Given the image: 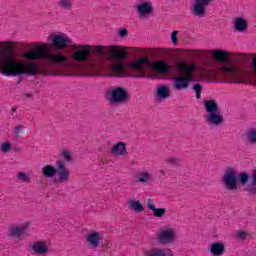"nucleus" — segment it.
I'll return each instance as SVG.
<instances>
[{
	"mask_svg": "<svg viewBox=\"0 0 256 256\" xmlns=\"http://www.w3.org/2000/svg\"><path fill=\"white\" fill-rule=\"evenodd\" d=\"M97 55H103L106 53V57L109 61L116 63L111 64L110 71L116 75V77H133L129 71H139L138 75L134 77H147L143 71H147L149 67H152L156 73L165 75L169 73L171 66L165 60H159L151 64V61L146 57L139 58L133 62H125L123 59L127 58V50L123 46L110 45V46H91L87 44H71V59L77 61V63L68 66L70 71H82L87 77H99L101 73V66L97 64H89L87 66L81 64L84 61H88L91 57V53Z\"/></svg>",
	"mask_w": 256,
	"mask_h": 256,
	"instance_id": "nucleus-1",
	"label": "nucleus"
},
{
	"mask_svg": "<svg viewBox=\"0 0 256 256\" xmlns=\"http://www.w3.org/2000/svg\"><path fill=\"white\" fill-rule=\"evenodd\" d=\"M208 55L217 61L216 70L205 68L197 70V64L195 63L178 62L176 69L184 76H176L172 79L173 89L184 91L189 89L190 83L199 81H216V83H232L234 85H241L247 81L245 71L231 62L232 57L241 59L243 54H233L223 49H213L208 51Z\"/></svg>",
	"mask_w": 256,
	"mask_h": 256,
	"instance_id": "nucleus-2",
	"label": "nucleus"
},
{
	"mask_svg": "<svg viewBox=\"0 0 256 256\" xmlns=\"http://www.w3.org/2000/svg\"><path fill=\"white\" fill-rule=\"evenodd\" d=\"M13 44L11 42L0 43V73L6 77H17L19 75H37L41 66L37 62H23L11 57Z\"/></svg>",
	"mask_w": 256,
	"mask_h": 256,
	"instance_id": "nucleus-3",
	"label": "nucleus"
},
{
	"mask_svg": "<svg viewBox=\"0 0 256 256\" xmlns=\"http://www.w3.org/2000/svg\"><path fill=\"white\" fill-rule=\"evenodd\" d=\"M50 46L48 43H36L32 45L30 50H27L23 54V58L28 61H39V59H45L48 65L42 68L44 75H63L59 69V65H63L69 61V58L61 53H48Z\"/></svg>",
	"mask_w": 256,
	"mask_h": 256,
	"instance_id": "nucleus-4",
	"label": "nucleus"
},
{
	"mask_svg": "<svg viewBox=\"0 0 256 256\" xmlns=\"http://www.w3.org/2000/svg\"><path fill=\"white\" fill-rule=\"evenodd\" d=\"M56 167L51 165H45L42 168V173L44 177H47L48 179H52V177L56 176L58 174V181L59 183H63L65 181H69V176L71 175V172L68 170L67 166L65 165V161L59 160L56 162Z\"/></svg>",
	"mask_w": 256,
	"mask_h": 256,
	"instance_id": "nucleus-5",
	"label": "nucleus"
},
{
	"mask_svg": "<svg viewBox=\"0 0 256 256\" xmlns=\"http://www.w3.org/2000/svg\"><path fill=\"white\" fill-rule=\"evenodd\" d=\"M208 115L206 121L209 125H221L223 123V114L219 111L217 103L213 100H207L204 102Z\"/></svg>",
	"mask_w": 256,
	"mask_h": 256,
	"instance_id": "nucleus-6",
	"label": "nucleus"
},
{
	"mask_svg": "<svg viewBox=\"0 0 256 256\" xmlns=\"http://www.w3.org/2000/svg\"><path fill=\"white\" fill-rule=\"evenodd\" d=\"M48 41H50L52 47H55V49H67L72 43L71 37L65 33L51 34L48 37Z\"/></svg>",
	"mask_w": 256,
	"mask_h": 256,
	"instance_id": "nucleus-7",
	"label": "nucleus"
},
{
	"mask_svg": "<svg viewBox=\"0 0 256 256\" xmlns=\"http://www.w3.org/2000/svg\"><path fill=\"white\" fill-rule=\"evenodd\" d=\"M237 179V171L233 168H228L223 176V183L226 189H229V191L237 190Z\"/></svg>",
	"mask_w": 256,
	"mask_h": 256,
	"instance_id": "nucleus-8",
	"label": "nucleus"
},
{
	"mask_svg": "<svg viewBox=\"0 0 256 256\" xmlns=\"http://www.w3.org/2000/svg\"><path fill=\"white\" fill-rule=\"evenodd\" d=\"M177 237V232L174 228H165L160 230L158 233L157 239L161 245H169L173 243Z\"/></svg>",
	"mask_w": 256,
	"mask_h": 256,
	"instance_id": "nucleus-9",
	"label": "nucleus"
},
{
	"mask_svg": "<svg viewBox=\"0 0 256 256\" xmlns=\"http://www.w3.org/2000/svg\"><path fill=\"white\" fill-rule=\"evenodd\" d=\"M213 0H193L191 11L195 17H204L205 8L209 7Z\"/></svg>",
	"mask_w": 256,
	"mask_h": 256,
	"instance_id": "nucleus-10",
	"label": "nucleus"
},
{
	"mask_svg": "<svg viewBox=\"0 0 256 256\" xmlns=\"http://www.w3.org/2000/svg\"><path fill=\"white\" fill-rule=\"evenodd\" d=\"M129 99V94L125 88H114L110 92L111 103H125Z\"/></svg>",
	"mask_w": 256,
	"mask_h": 256,
	"instance_id": "nucleus-11",
	"label": "nucleus"
},
{
	"mask_svg": "<svg viewBox=\"0 0 256 256\" xmlns=\"http://www.w3.org/2000/svg\"><path fill=\"white\" fill-rule=\"evenodd\" d=\"M113 157H127V143L117 142L110 148Z\"/></svg>",
	"mask_w": 256,
	"mask_h": 256,
	"instance_id": "nucleus-12",
	"label": "nucleus"
},
{
	"mask_svg": "<svg viewBox=\"0 0 256 256\" xmlns=\"http://www.w3.org/2000/svg\"><path fill=\"white\" fill-rule=\"evenodd\" d=\"M86 241L92 249H97L103 241V236L99 232H90L86 236Z\"/></svg>",
	"mask_w": 256,
	"mask_h": 256,
	"instance_id": "nucleus-13",
	"label": "nucleus"
},
{
	"mask_svg": "<svg viewBox=\"0 0 256 256\" xmlns=\"http://www.w3.org/2000/svg\"><path fill=\"white\" fill-rule=\"evenodd\" d=\"M31 249L36 255H45V253L49 251V243L45 241H36L31 245Z\"/></svg>",
	"mask_w": 256,
	"mask_h": 256,
	"instance_id": "nucleus-14",
	"label": "nucleus"
},
{
	"mask_svg": "<svg viewBox=\"0 0 256 256\" xmlns=\"http://www.w3.org/2000/svg\"><path fill=\"white\" fill-rule=\"evenodd\" d=\"M29 227H31V223L29 222H26L20 226H13L10 228L9 234L12 237H21V235L25 234V231H27Z\"/></svg>",
	"mask_w": 256,
	"mask_h": 256,
	"instance_id": "nucleus-15",
	"label": "nucleus"
},
{
	"mask_svg": "<svg viewBox=\"0 0 256 256\" xmlns=\"http://www.w3.org/2000/svg\"><path fill=\"white\" fill-rule=\"evenodd\" d=\"M233 25H234L235 31H238V33H243L247 31V27H249V23L243 17H236L233 20Z\"/></svg>",
	"mask_w": 256,
	"mask_h": 256,
	"instance_id": "nucleus-16",
	"label": "nucleus"
},
{
	"mask_svg": "<svg viewBox=\"0 0 256 256\" xmlns=\"http://www.w3.org/2000/svg\"><path fill=\"white\" fill-rule=\"evenodd\" d=\"M137 11L141 17L149 15L153 11V4L151 2H142L137 5Z\"/></svg>",
	"mask_w": 256,
	"mask_h": 256,
	"instance_id": "nucleus-17",
	"label": "nucleus"
},
{
	"mask_svg": "<svg viewBox=\"0 0 256 256\" xmlns=\"http://www.w3.org/2000/svg\"><path fill=\"white\" fill-rule=\"evenodd\" d=\"M146 205L150 211H153L154 217H163L165 213H167V209L165 208H156L155 204H153V200L149 198L146 202Z\"/></svg>",
	"mask_w": 256,
	"mask_h": 256,
	"instance_id": "nucleus-18",
	"label": "nucleus"
},
{
	"mask_svg": "<svg viewBox=\"0 0 256 256\" xmlns=\"http://www.w3.org/2000/svg\"><path fill=\"white\" fill-rule=\"evenodd\" d=\"M210 253L213 256H221L223 253H225V244L223 243H212L210 245Z\"/></svg>",
	"mask_w": 256,
	"mask_h": 256,
	"instance_id": "nucleus-19",
	"label": "nucleus"
},
{
	"mask_svg": "<svg viewBox=\"0 0 256 256\" xmlns=\"http://www.w3.org/2000/svg\"><path fill=\"white\" fill-rule=\"evenodd\" d=\"M147 256H173V251L169 248L167 249L153 248L147 252Z\"/></svg>",
	"mask_w": 256,
	"mask_h": 256,
	"instance_id": "nucleus-20",
	"label": "nucleus"
},
{
	"mask_svg": "<svg viewBox=\"0 0 256 256\" xmlns=\"http://www.w3.org/2000/svg\"><path fill=\"white\" fill-rule=\"evenodd\" d=\"M136 179L138 183H150V181H153V176L149 171H142L136 175Z\"/></svg>",
	"mask_w": 256,
	"mask_h": 256,
	"instance_id": "nucleus-21",
	"label": "nucleus"
},
{
	"mask_svg": "<svg viewBox=\"0 0 256 256\" xmlns=\"http://www.w3.org/2000/svg\"><path fill=\"white\" fill-rule=\"evenodd\" d=\"M128 206L134 213H141L143 212V204L139 200L129 199Z\"/></svg>",
	"mask_w": 256,
	"mask_h": 256,
	"instance_id": "nucleus-22",
	"label": "nucleus"
},
{
	"mask_svg": "<svg viewBox=\"0 0 256 256\" xmlns=\"http://www.w3.org/2000/svg\"><path fill=\"white\" fill-rule=\"evenodd\" d=\"M157 98L158 99H169V87L162 85L157 88Z\"/></svg>",
	"mask_w": 256,
	"mask_h": 256,
	"instance_id": "nucleus-23",
	"label": "nucleus"
},
{
	"mask_svg": "<svg viewBox=\"0 0 256 256\" xmlns=\"http://www.w3.org/2000/svg\"><path fill=\"white\" fill-rule=\"evenodd\" d=\"M247 191L250 195L256 196V169L254 170L251 177V184L248 186Z\"/></svg>",
	"mask_w": 256,
	"mask_h": 256,
	"instance_id": "nucleus-24",
	"label": "nucleus"
},
{
	"mask_svg": "<svg viewBox=\"0 0 256 256\" xmlns=\"http://www.w3.org/2000/svg\"><path fill=\"white\" fill-rule=\"evenodd\" d=\"M60 157L66 163L73 161V154L71 153V150H69V149L62 150L60 153Z\"/></svg>",
	"mask_w": 256,
	"mask_h": 256,
	"instance_id": "nucleus-25",
	"label": "nucleus"
},
{
	"mask_svg": "<svg viewBox=\"0 0 256 256\" xmlns=\"http://www.w3.org/2000/svg\"><path fill=\"white\" fill-rule=\"evenodd\" d=\"M246 139L249 143H256V128H251L246 134Z\"/></svg>",
	"mask_w": 256,
	"mask_h": 256,
	"instance_id": "nucleus-26",
	"label": "nucleus"
},
{
	"mask_svg": "<svg viewBox=\"0 0 256 256\" xmlns=\"http://www.w3.org/2000/svg\"><path fill=\"white\" fill-rule=\"evenodd\" d=\"M72 3L71 0H59L58 2V7H60L61 9H71L72 7Z\"/></svg>",
	"mask_w": 256,
	"mask_h": 256,
	"instance_id": "nucleus-27",
	"label": "nucleus"
},
{
	"mask_svg": "<svg viewBox=\"0 0 256 256\" xmlns=\"http://www.w3.org/2000/svg\"><path fill=\"white\" fill-rule=\"evenodd\" d=\"M13 145L10 144V142H2L0 145V151L2 153H9L11 151Z\"/></svg>",
	"mask_w": 256,
	"mask_h": 256,
	"instance_id": "nucleus-28",
	"label": "nucleus"
},
{
	"mask_svg": "<svg viewBox=\"0 0 256 256\" xmlns=\"http://www.w3.org/2000/svg\"><path fill=\"white\" fill-rule=\"evenodd\" d=\"M17 178L20 181H23L24 183H29V181H31V177L29 176V174H27L25 172H19L17 175Z\"/></svg>",
	"mask_w": 256,
	"mask_h": 256,
	"instance_id": "nucleus-29",
	"label": "nucleus"
},
{
	"mask_svg": "<svg viewBox=\"0 0 256 256\" xmlns=\"http://www.w3.org/2000/svg\"><path fill=\"white\" fill-rule=\"evenodd\" d=\"M193 90L196 93V99H201V91H202L201 85L200 84H194Z\"/></svg>",
	"mask_w": 256,
	"mask_h": 256,
	"instance_id": "nucleus-30",
	"label": "nucleus"
},
{
	"mask_svg": "<svg viewBox=\"0 0 256 256\" xmlns=\"http://www.w3.org/2000/svg\"><path fill=\"white\" fill-rule=\"evenodd\" d=\"M238 179H239L240 183L245 184V183H247V181H249V175H247V173H241L238 176Z\"/></svg>",
	"mask_w": 256,
	"mask_h": 256,
	"instance_id": "nucleus-31",
	"label": "nucleus"
},
{
	"mask_svg": "<svg viewBox=\"0 0 256 256\" xmlns=\"http://www.w3.org/2000/svg\"><path fill=\"white\" fill-rule=\"evenodd\" d=\"M177 35H179L178 31H173L172 34H171V42L174 45H177Z\"/></svg>",
	"mask_w": 256,
	"mask_h": 256,
	"instance_id": "nucleus-32",
	"label": "nucleus"
},
{
	"mask_svg": "<svg viewBox=\"0 0 256 256\" xmlns=\"http://www.w3.org/2000/svg\"><path fill=\"white\" fill-rule=\"evenodd\" d=\"M127 29H125V28H120L119 30H118V35H119V37H127Z\"/></svg>",
	"mask_w": 256,
	"mask_h": 256,
	"instance_id": "nucleus-33",
	"label": "nucleus"
},
{
	"mask_svg": "<svg viewBox=\"0 0 256 256\" xmlns=\"http://www.w3.org/2000/svg\"><path fill=\"white\" fill-rule=\"evenodd\" d=\"M238 239H245L247 237V232L240 231L236 234Z\"/></svg>",
	"mask_w": 256,
	"mask_h": 256,
	"instance_id": "nucleus-34",
	"label": "nucleus"
},
{
	"mask_svg": "<svg viewBox=\"0 0 256 256\" xmlns=\"http://www.w3.org/2000/svg\"><path fill=\"white\" fill-rule=\"evenodd\" d=\"M167 161H168V163H173V164L179 163V160L175 157H170V158H168Z\"/></svg>",
	"mask_w": 256,
	"mask_h": 256,
	"instance_id": "nucleus-35",
	"label": "nucleus"
},
{
	"mask_svg": "<svg viewBox=\"0 0 256 256\" xmlns=\"http://www.w3.org/2000/svg\"><path fill=\"white\" fill-rule=\"evenodd\" d=\"M19 131H21V126H18L14 129L15 135H19Z\"/></svg>",
	"mask_w": 256,
	"mask_h": 256,
	"instance_id": "nucleus-36",
	"label": "nucleus"
},
{
	"mask_svg": "<svg viewBox=\"0 0 256 256\" xmlns=\"http://www.w3.org/2000/svg\"><path fill=\"white\" fill-rule=\"evenodd\" d=\"M12 111L15 113V111H17V108L13 107Z\"/></svg>",
	"mask_w": 256,
	"mask_h": 256,
	"instance_id": "nucleus-37",
	"label": "nucleus"
}]
</instances>
